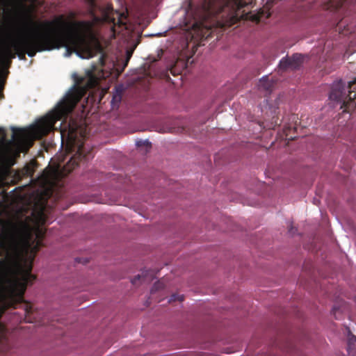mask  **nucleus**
I'll use <instances>...</instances> for the list:
<instances>
[{
	"label": "nucleus",
	"instance_id": "obj_16",
	"mask_svg": "<svg viewBox=\"0 0 356 356\" xmlns=\"http://www.w3.org/2000/svg\"><path fill=\"white\" fill-rule=\"evenodd\" d=\"M165 287V284L163 282V281H158L156 282H155L151 289V293H153L160 289H162Z\"/></svg>",
	"mask_w": 356,
	"mask_h": 356
},
{
	"label": "nucleus",
	"instance_id": "obj_18",
	"mask_svg": "<svg viewBox=\"0 0 356 356\" xmlns=\"http://www.w3.org/2000/svg\"><path fill=\"white\" fill-rule=\"evenodd\" d=\"M145 280V278L143 275H138L137 276L134 277L132 279L131 282L134 285H136V284H138V282H144Z\"/></svg>",
	"mask_w": 356,
	"mask_h": 356
},
{
	"label": "nucleus",
	"instance_id": "obj_8",
	"mask_svg": "<svg viewBox=\"0 0 356 356\" xmlns=\"http://www.w3.org/2000/svg\"><path fill=\"white\" fill-rule=\"evenodd\" d=\"M343 90H331L329 96L331 99L336 100L339 102H342L341 107L348 108L350 104H354V99H356V90H346L348 92L347 97L343 99L340 96Z\"/></svg>",
	"mask_w": 356,
	"mask_h": 356
},
{
	"label": "nucleus",
	"instance_id": "obj_6",
	"mask_svg": "<svg viewBox=\"0 0 356 356\" xmlns=\"http://www.w3.org/2000/svg\"><path fill=\"white\" fill-rule=\"evenodd\" d=\"M72 79L73 84L69 88L71 90L109 89V88L99 87L100 81L104 79V73L95 65L90 69L86 70L83 74L73 73Z\"/></svg>",
	"mask_w": 356,
	"mask_h": 356
},
{
	"label": "nucleus",
	"instance_id": "obj_29",
	"mask_svg": "<svg viewBox=\"0 0 356 356\" xmlns=\"http://www.w3.org/2000/svg\"><path fill=\"white\" fill-rule=\"evenodd\" d=\"M3 90H0V93L1 94V99L3 97Z\"/></svg>",
	"mask_w": 356,
	"mask_h": 356
},
{
	"label": "nucleus",
	"instance_id": "obj_35",
	"mask_svg": "<svg viewBox=\"0 0 356 356\" xmlns=\"http://www.w3.org/2000/svg\"><path fill=\"white\" fill-rule=\"evenodd\" d=\"M102 92H108V90H102Z\"/></svg>",
	"mask_w": 356,
	"mask_h": 356
},
{
	"label": "nucleus",
	"instance_id": "obj_1",
	"mask_svg": "<svg viewBox=\"0 0 356 356\" xmlns=\"http://www.w3.org/2000/svg\"><path fill=\"white\" fill-rule=\"evenodd\" d=\"M88 5V12L90 20H76V13L70 11L64 16L69 24L65 31L59 38L65 47V56H69L75 52L82 58H90L101 54L99 61L104 64V47L95 33V26L100 24H108L112 35L115 37L124 30L128 29L127 13L114 10L111 4L102 3L97 0H85Z\"/></svg>",
	"mask_w": 356,
	"mask_h": 356
},
{
	"label": "nucleus",
	"instance_id": "obj_14",
	"mask_svg": "<svg viewBox=\"0 0 356 356\" xmlns=\"http://www.w3.org/2000/svg\"><path fill=\"white\" fill-rule=\"evenodd\" d=\"M346 1L347 0H329L328 3L330 8L337 10L341 8Z\"/></svg>",
	"mask_w": 356,
	"mask_h": 356
},
{
	"label": "nucleus",
	"instance_id": "obj_32",
	"mask_svg": "<svg viewBox=\"0 0 356 356\" xmlns=\"http://www.w3.org/2000/svg\"><path fill=\"white\" fill-rule=\"evenodd\" d=\"M174 129H175V128H171V129H170V132H173V131H174Z\"/></svg>",
	"mask_w": 356,
	"mask_h": 356
},
{
	"label": "nucleus",
	"instance_id": "obj_9",
	"mask_svg": "<svg viewBox=\"0 0 356 356\" xmlns=\"http://www.w3.org/2000/svg\"><path fill=\"white\" fill-rule=\"evenodd\" d=\"M330 89H356V78L353 79H336Z\"/></svg>",
	"mask_w": 356,
	"mask_h": 356
},
{
	"label": "nucleus",
	"instance_id": "obj_20",
	"mask_svg": "<svg viewBox=\"0 0 356 356\" xmlns=\"http://www.w3.org/2000/svg\"><path fill=\"white\" fill-rule=\"evenodd\" d=\"M184 300V297L183 295L173 294L171 296L170 298V302L178 300L179 302H182Z\"/></svg>",
	"mask_w": 356,
	"mask_h": 356
},
{
	"label": "nucleus",
	"instance_id": "obj_34",
	"mask_svg": "<svg viewBox=\"0 0 356 356\" xmlns=\"http://www.w3.org/2000/svg\"><path fill=\"white\" fill-rule=\"evenodd\" d=\"M270 13H268L267 15H266V18H268L270 17Z\"/></svg>",
	"mask_w": 356,
	"mask_h": 356
},
{
	"label": "nucleus",
	"instance_id": "obj_13",
	"mask_svg": "<svg viewBox=\"0 0 356 356\" xmlns=\"http://www.w3.org/2000/svg\"><path fill=\"white\" fill-rule=\"evenodd\" d=\"M272 81V78L270 79L268 76L263 77L260 80V84L261 87V89H271V88L273 87V84L271 83Z\"/></svg>",
	"mask_w": 356,
	"mask_h": 356
},
{
	"label": "nucleus",
	"instance_id": "obj_19",
	"mask_svg": "<svg viewBox=\"0 0 356 356\" xmlns=\"http://www.w3.org/2000/svg\"><path fill=\"white\" fill-rule=\"evenodd\" d=\"M136 145L138 147L145 146L148 148H150L152 146L150 142H149L148 140H143L136 141Z\"/></svg>",
	"mask_w": 356,
	"mask_h": 356
},
{
	"label": "nucleus",
	"instance_id": "obj_17",
	"mask_svg": "<svg viewBox=\"0 0 356 356\" xmlns=\"http://www.w3.org/2000/svg\"><path fill=\"white\" fill-rule=\"evenodd\" d=\"M291 130H293V131H296V127H294L293 129H291L289 126H287V127H285V128L284 129V132L286 138L287 140H293L296 138V136H290L289 135V132Z\"/></svg>",
	"mask_w": 356,
	"mask_h": 356
},
{
	"label": "nucleus",
	"instance_id": "obj_25",
	"mask_svg": "<svg viewBox=\"0 0 356 356\" xmlns=\"http://www.w3.org/2000/svg\"><path fill=\"white\" fill-rule=\"evenodd\" d=\"M0 89H3V72L0 70Z\"/></svg>",
	"mask_w": 356,
	"mask_h": 356
},
{
	"label": "nucleus",
	"instance_id": "obj_24",
	"mask_svg": "<svg viewBox=\"0 0 356 356\" xmlns=\"http://www.w3.org/2000/svg\"><path fill=\"white\" fill-rule=\"evenodd\" d=\"M289 232L291 234V235H294L296 232H297V229L296 227H295L292 223H291L289 225Z\"/></svg>",
	"mask_w": 356,
	"mask_h": 356
},
{
	"label": "nucleus",
	"instance_id": "obj_33",
	"mask_svg": "<svg viewBox=\"0 0 356 356\" xmlns=\"http://www.w3.org/2000/svg\"><path fill=\"white\" fill-rule=\"evenodd\" d=\"M43 215H44L43 211H40V216H41V218L42 217V216H43Z\"/></svg>",
	"mask_w": 356,
	"mask_h": 356
},
{
	"label": "nucleus",
	"instance_id": "obj_10",
	"mask_svg": "<svg viewBox=\"0 0 356 356\" xmlns=\"http://www.w3.org/2000/svg\"><path fill=\"white\" fill-rule=\"evenodd\" d=\"M266 92L264 95L265 99L264 102L266 106H268L270 108H275L278 104V98L277 95L273 94V90H265Z\"/></svg>",
	"mask_w": 356,
	"mask_h": 356
},
{
	"label": "nucleus",
	"instance_id": "obj_22",
	"mask_svg": "<svg viewBox=\"0 0 356 356\" xmlns=\"http://www.w3.org/2000/svg\"><path fill=\"white\" fill-rule=\"evenodd\" d=\"M273 122H271V124L268 127L269 129H274L276 126L280 125L282 120H280L278 118H276V119L273 117Z\"/></svg>",
	"mask_w": 356,
	"mask_h": 356
},
{
	"label": "nucleus",
	"instance_id": "obj_5",
	"mask_svg": "<svg viewBox=\"0 0 356 356\" xmlns=\"http://www.w3.org/2000/svg\"><path fill=\"white\" fill-rule=\"evenodd\" d=\"M252 1L253 0H225L219 8L216 21L212 25L207 26L204 23H201L200 25L195 24L193 26L194 29H197L202 37L207 38L211 34L207 32L213 28H229L241 19L257 23L264 15V10L252 13V12L245 13L244 10H242L244 7L251 4Z\"/></svg>",
	"mask_w": 356,
	"mask_h": 356
},
{
	"label": "nucleus",
	"instance_id": "obj_26",
	"mask_svg": "<svg viewBox=\"0 0 356 356\" xmlns=\"http://www.w3.org/2000/svg\"><path fill=\"white\" fill-rule=\"evenodd\" d=\"M24 18L26 19V21L30 23H33V20L32 19V17L30 14L26 13L24 15Z\"/></svg>",
	"mask_w": 356,
	"mask_h": 356
},
{
	"label": "nucleus",
	"instance_id": "obj_21",
	"mask_svg": "<svg viewBox=\"0 0 356 356\" xmlns=\"http://www.w3.org/2000/svg\"><path fill=\"white\" fill-rule=\"evenodd\" d=\"M133 52H134V49H129V50L127 51V52H126V60H125V63H124L123 68H124L127 65L129 59L132 56Z\"/></svg>",
	"mask_w": 356,
	"mask_h": 356
},
{
	"label": "nucleus",
	"instance_id": "obj_7",
	"mask_svg": "<svg viewBox=\"0 0 356 356\" xmlns=\"http://www.w3.org/2000/svg\"><path fill=\"white\" fill-rule=\"evenodd\" d=\"M303 63V56L294 54L291 57L283 58L279 64L280 70L282 71L295 70L298 69Z\"/></svg>",
	"mask_w": 356,
	"mask_h": 356
},
{
	"label": "nucleus",
	"instance_id": "obj_23",
	"mask_svg": "<svg viewBox=\"0 0 356 356\" xmlns=\"http://www.w3.org/2000/svg\"><path fill=\"white\" fill-rule=\"evenodd\" d=\"M12 130L13 139H15L18 134H22L23 133V131L20 129L13 128Z\"/></svg>",
	"mask_w": 356,
	"mask_h": 356
},
{
	"label": "nucleus",
	"instance_id": "obj_31",
	"mask_svg": "<svg viewBox=\"0 0 356 356\" xmlns=\"http://www.w3.org/2000/svg\"><path fill=\"white\" fill-rule=\"evenodd\" d=\"M3 326L0 324V330H1V331H3Z\"/></svg>",
	"mask_w": 356,
	"mask_h": 356
},
{
	"label": "nucleus",
	"instance_id": "obj_11",
	"mask_svg": "<svg viewBox=\"0 0 356 356\" xmlns=\"http://www.w3.org/2000/svg\"><path fill=\"white\" fill-rule=\"evenodd\" d=\"M124 90H115L111 99V106L113 109L118 108L119 103L121 102Z\"/></svg>",
	"mask_w": 356,
	"mask_h": 356
},
{
	"label": "nucleus",
	"instance_id": "obj_15",
	"mask_svg": "<svg viewBox=\"0 0 356 356\" xmlns=\"http://www.w3.org/2000/svg\"><path fill=\"white\" fill-rule=\"evenodd\" d=\"M22 0H0V10L10 6L11 3H19V5L24 6L21 3Z\"/></svg>",
	"mask_w": 356,
	"mask_h": 356
},
{
	"label": "nucleus",
	"instance_id": "obj_28",
	"mask_svg": "<svg viewBox=\"0 0 356 356\" xmlns=\"http://www.w3.org/2000/svg\"><path fill=\"white\" fill-rule=\"evenodd\" d=\"M38 245H39V243H38V244H37V245L35 246V248H34V249H35V252H36L37 251H38V249H39V248H38Z\"/></svg>",
	"mask_w": 356,
	"mask_h": 356
},
{
	"label": "nucleus",
	"instance_id": "obj_12",
	"mask_svg": "<svg viewBox=\"0 0 356 356\" xmlns=\"http://www.w3.org/2000/svg\"><path fill=\"white\" fill-rule=\"evenodd\" d=\"M348 351L350 356L356 354V337L352 334L348 337Z\"/></svg>",
	"mask_w": 356,
	"mask_h": 356
},
{
	"label": "nucleus",
	"instance_id": "obj_30",
	"mask_svg": "<svg viewBox=\"0 0 356 356\" xmlns=\"http://www.w3.org/2000/svg\"><path fill=\"white\" fill-rule=\"evenodd\" d=\"M114 89L118 90V89H123L122 88H120L118 86H115Z\"/></svg>",
	"mask_w": 356,
	"mask_h": 356
},
{
	"label": "nucleus",
	"instance_id": "obj_2",
	"mask_svg": "<svg viewBox=\"0 0 356 356\" xmlns=\"http://www.w3.org/2000/svg\"><path fill=\"white\" fill-rule=\"evenodd\" d=\"M29 248L28 239L15 232L0 235V299L5 307L16 308L23 304L25 319L32 322L33 307L24 300L27 285L36 279L31 273L32 261L26 257Z\"/></svg>",
	"mask_w": 356,
	"mask_h": 356
},
{
	"label": "nucleus",
	"instance_id": "obj_4",
	"mask_svg": "<svg viewBox=\"0 0 356 356\" xmlns=\"http://www.w3.org/2000/svg\"><path fill=\"white\" fill-rule=\"evenodd\" d=\"M68 22L63 15H55L51 19L42 23V32H35L26 35H17L6 45L1 56V70L3 72V88L5 87L8 72L6 68L12 63V59L17 55L24 59L25 55L33 57L37 52L60 49L63 45L59 36L64 33Z\"/></svg>",
	"mask_w": 356,
	"mask_h": 356
},
{
	"label": "nucleus",
	"instance_id": "obj_3",
	"mask_svg": "<svg viewBox=\"0 0 356 356\" xmlns=\"http://www.w3.org/2000/svg\"><path fill=\"white\" fill-rule=\"evenodd\" d=\"M88 90H67L66 95L58 103L55 108L36 122L31 127V133L36 139H41L56 128L55 124L61 120L60 132L62 141L66 140L65 151L72 154L70 161L63 168L60 174L66 176L78 165L79 161L88 160L92 156V149L87 147L84 140L87 127L81 120L70 118L69 114L74 110L81 99L87 95Z\"/></svg>",
	"mask_w": 356,
	"mask_h": 356
},
{
	"label": "nucleus",
	"instance_id": "obj_27",
	"mask_svg": "<svg viewBox=\"0 0 356 356\" xmlns=\"http://www.w3.org/2000/svg\"><path fill=\"white\" fill-rule=\"evenodd\" d=\"M5 134V131L3 128L0 127V134Z\"/></svg>",
	"mask_w": 356,
	"mask_h": 356
}]
</instances>
